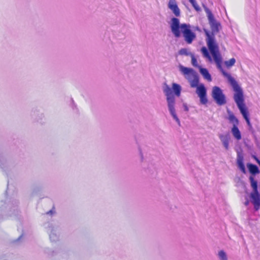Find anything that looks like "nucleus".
<instances>
[{"mask_svg":"<svg viewBox=\"0 0 260 260\" xmlns=\"http://www.w3.org/2000/svg\"><path fill=\"white\" fill-rule=\"evenodd\" d=\"M200 72L207 81L210 82L212 80L211 76L207 69L199 67Z\"/></svg>","mask_w":260,"mask_h":260,"instance_id":"nucleus-11","label":"nucleus"},{"mask_svg":"<svg viewBox=\"0 0 260 260\" xmlns=\"http://www.w3.org/2000/svg\"><path fill=\"white\" fill-rule=\"evenodd\" d=\"M212 96L218 105H223L226 103V99L222 90L217 86L213 87Z\"/></svg>","mask_w":260,"mask_h":260,"instance_id":"nucleus-6","label":"nucleus"},{"mask_svg":"<svg viewBox=\"0 0 260 260\" xmlns=\"http://www.w3.org/2000/svg\"><path fill=\"white\" fill-rule=\"evenodd\" d=\"M219 257L222 260H227V257L225 253L223 250H220L218 253Z\"/></svg>","mask_w":260,"mask_h":260,"instance_id":"nucleus-21","label":"nucleus"},{"mask_svg":"<svg viewBox=\"0 0 260 260\" xmlns=\"http://www.w3.org/2000/svg\"><path fill=\"white\" fill-rule=\"evenodd\" d=\"M243 156L242 154L238 152L237 154V163L239 168L244 173H245V168L243 163Z\"/></svg>","mask_w":260,"mask_h":260,"instance_id":"nucleus-8","label":"nucleus"},{"mask_svg":"<svg viewBox=\"0 0 260 260\" xmlns=\"http://www.w3.org/2000/svg\"><path fill=\"white\" fill-rule=\"evenodd\" d=\"M252 199V203L253 204L255 210L257 211L260 207L259 195L250 196Z\"/></svg>","mask_w":260,"mask_h":260,"instance_id":"nucleus-10","label":"nucleus"},{"mask_svg":"<svg viewBox=\"0 0 260 260\" xmlns=\"http://www.w3.org/2000/svg\"><path fill=\"white\" fill-rule=\"evenodd\" d=\"M248 168L250 173L252 174H256L259 173L258 167L253 164H249L247 165Z\"/></svg>","mask_w":260,"mask_h":260,"instance_id":"nucleus-15","label":"nucleus"},{"mask_svg":"<svg viewBox=\"0 0 260 260\" xmlns=\"http://www.w3.org/2000/svg\"><path fill=\"white\" fill-rule=\"evenodd\" d=\"M201 51L204 57L207 58L210 62L212 61V58L210 56L209 51L206 47H202L201 49Z\"/></svg>","mask_w":260,"mask_h":260,"instance_id":"nucleus-14","label":"nucleus"},{"mask_svg":"<svg viewBox=\"0 0 260 260\" xmlns=\"http://www.w3.org/2000/svg\"><path fill=\"white\" fill-rule=\"evenodd\" d=\"M185 109L186 111H188V108L187 107H185Z\"/></svg>","mask_w":260,"mask_h":260,"instance_id":"nucleus-26","label":"nucleus"},{"mask_svg":"<svg viewBox=\"0 0 260 260\" xmlns=\"http://www.w3.org/2000/svg\"><path fill=\"white\" fill-rule=\"evenodd\" d=\"M249 180L250 181L251 186L253 188V192L251 193L250 196H258L259 195L258 189H257V182L256 180H254V178L252 176H250L249 178Z\"/></svg>","mask_w":260,"mask_h":260,"instance_id":"nucleus-9","label":"nucleus"},{"mask_svg":"<svg viewBox=\"0 0 260 260\" xmlns=\"http://www.w3.org/2000/svg\"><path fill=\"white\" fill-rule=\"evenodd\" d=\"M164 92L165 93V94L167 96V100L168 104L169 111L173 118L177 121L179 122V119L178 118L177 115L175 113V109L174 107L175 98L174 95L173 94L171 88L168 86H167L164 89Z\"/></svg>","mask_w":260,"mask_h":260,"instance_id":"nucleus-5","label":"nucleus"},{"mask_svg":"<svg viewBox=\"0 0 260 260\" xmlns=\"http://www.w3.org/2000/svg\"><path fill=\"white\" fill-rule=\"evenodd\" d=\"M171 28L175 37L179 38L182 35L185 41L188 44H191L196 38V34L190 29V26L186 23L180 24L177 18H172Z\"/></svg>","mask_w":260,"mask_h":260,"instance_id":"nucleus-4","label":"nucleus"},{"mask_svg":"<svg viewBox=\"0 0 260 260\" xmlns=\"http://www.w3.org/2000/svg\"><path fill=\"white\" fill-rule=\"evenodd\" d=\"M189 2L191 4L194 9L197 11L199 12L201 11V8L198 5L195 0H189Z\"/></svg>","mask_w":260,"mask_h":260,"instance_id":"nucleus-20","label":"nucleus"},{"mask_svg":"<svg viewBox=\"0 0 260 260\" xmlns=\"http://www.w3.org/2000/svg\"><path fill=\"white\" fill-rule=\"evenodd\" d=\"M219 138L222 141L223 145L225 148L228 150L229 149V139L226 137L224 136L223 135H220Z\"/></svg>","mask_w":260,"mask_h":260,"instance_id":"nucleus-17","label":"nucleus"},{"mask_svg":"<svg viewBox=\"0 0 260 260\" xmlns=\"http://www.w3.org/2000/svg\"><path fill=\"white\" fill-rule=\"evenodd\" d=\"M254 158L255 160L256 161V162H257V164L260 166V160L256 156H254Z\"/></svg>","mask_w":260,"mask_h":260,"instance_id":"nucleus-24","label":"nucleus"},{"mask_svg":"<svg viewBox=\"0 0 260 260\" xmlns=\"http://www.w3.org/2000/svg\"><path fill=\"white\" fill-rule=\"evenodd\" d=\"M180 71L184 77L189 82L190 87L196 88V93L200 98V102L203 105L208 103L207 90L203 84L199 85V78L197 72L191 68L181 66Z\"/></svg>","mask_w":260,"mask_h":260,"instance_id":"nucleus-1","label":"nucleus"},{"mask_svg":"<svg viewBox=\"0 0 260 260\" xmlns=\"http://www.w3.org/2000/svg\"><path fill=\"white\" fill-rule=\"evenodd\" d=\"M232 133L234 137L237 140L241 139V134L238 127V126H233L231 129Z\"/></svg>","mask_w":260,"mask_h":260,"instance_id":"nucleus-13","label":"nucleus"},{"mask_svg":"<svg viewBox=\"0 0 260 260\" xmlns=\"http://www.w3.org/2000/svg\"><path fill=\"white\" fill-rule=\"evenodd\" d=\"M236 62V60L234 58L230 59L228 61H225L224 64L227 68H230L234 65Z\"/></svg>","mask_w":260,"mask_h":260,"instance_id":"nucleus-19","label":"nucleus"},{"mask_svg":"<svg viewBox=\"0 0 260 260\" xmlns=\"http://www.w3.org/2000/svg\"><path fill=\"white\" fill-rule=\"evenodd\" d=\"M180 55H187L188 54V50L186 48H182L179 50V52Z\"/></svg>","mask_w":260,"mask_h":260,"instance_id":"nucleus-23","label":"nucleus"},{"mask_svg":"<svg viewBox=\"0 0 260 260\" xmlns=\"http://www.w3.org/2000/svg\"><path fill=\"white\" fill-rule=\"evenodd\" d=\"M249 203V201H248V200H247V201H246L245 202V205L246 206H247V205H248Z\"/></svg>","mask_w":260,"mask_h":260,"instance_id":"nucleus-25","label":"nucleus"},{"mask_svg":"<svg viewBox=\"0 0 260 260\" xmlns=\"http://www.w3.org/2000/svg\"><path fill=\"white\" fill-rule=\"evenodd\" d=\"M229 113V117L228 119L230 121L231 123L233 124V126H238L239 125V120L235 117L234 114L231 111H228Z\"/></svg>","mask_w":260,"mask_h":260,"instance_id":"nucleus-12","label":"nucleus"},{"mask_svg":"<svg viewBox=\"0 0 260 260\" xmlns=\"http://www.w3.org/2000/svg\"><path fill=\"white\" fill-rule=\"evenodd\" d=\"M191 63L193 66L195 67H199L197 59L195 58L193 55H191Z\"/></svg>","mask_w":260,"mask_h":260,"instance_id":"nucleus-22","label":"nucleus"},{"mask_svg":"<svg viewBox=\"0 0 260 260\" xmlns=\"http://www.w3.org/2000/svg\"><path fill=\"white\" fill-rule=\"evenodd\" d=\"M210 23L211 30L212 36L209 34L207 33V44L208 49L212 54L214 61L215 62L217 68L220 69L222 72H224L221 67L222 57L219 51L218 45L216 43L214 37V34L217 33L219 31L220 24L216 20L212 21Z\"/></svg>","mask_w":260,"mask_h":260,"instance_id":"nucleus-3","label":"nucleus"},{"mask_svg":"<svg viewBox=\"0 0 260 260\" xmlns=\"http://www.w3.org/2000/svg\"><path fill=\"white\" fill-rule=\"evenodd\" d=\"M223 75L225 76L230 84L233 87L235 93L234 94V99L241 113L243 115L244 118L249 128L252 127V125L250 122L249 118V113L246 106L244 104V98L243 92L240 86L236 81L235 79L229 74L223 72Z\"/></svg>","mask_w":260,"mask_h":260,"instance_id":"nucleus-2","label":"nucleus"},{"mask_svg":"<svg viewBox=\"0 0 260 260\" xmlns=\"http://www.w3.org/2000/svg\"><path fill=\"white\" fill-rule=\"evenodd\" d=\"M206 12L207 14L208 18L209 21V23L216 20L214 17L213 15L212 12L207 8L206 9Z\"/></svg>","mask_w":260,"mask_h":260,"instance_id":"nucleus-18","label":"nucleus"},{"mask_svg":"<svg viewBox=\"0 0 260 260\" xmlns=\"http://www.w3.org/2000/svg\"><path fill=\"white\" fill-rule=\"evenodd\" d=\"M172 88L175 92V94L177 96H179L180 95V92H181L180 86L176 83H173Z\"/></svg>","mask_w":260,"mask_h":260,"instance_id":"nucleus-16","label":"nucleus"},{"mask_svg":"<svg viewBox=\"0 0 260 260\" xmlns=\"http://www.w3.org/2000/svg\"><path fill=\"white\" fill-rule=\"evenodd\" d=\"M168 7L176 17L180 16V10L178 6L176 0H169Z\"/></svg>","mask_w":260,"mask_h":260,"instance_id":"nucleus-7","label":"nucleus"}]
</instances>
